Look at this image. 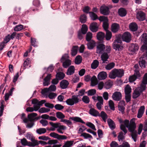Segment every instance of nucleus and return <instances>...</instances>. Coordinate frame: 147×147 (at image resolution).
<instances>
[{"mask_svg": "<svg viewBox=\"0 0 147 147\" xmlns=\"http://www.w3.org/2000/svg\"><path fill=\"white\" fill-rule=\"evenodd\" d=\"M96 90L94 89H90L87 92L88 95V96H92L96 93Z\"/></svg>", "mask_w": 147, "mask_h": 147, "instance_id": "obj_62", "label": "nucleus"}, {"mask_svg": "<svg viewBox=\"0 0 147 147\" xmlns=\"http://www.w3.org/2000/svg\"><path fill=\"white\" fill-rule=\"evenodd\" d=\"M32 142H30V146H35L39 144V141L36 140L34 138L31 140Z\"/></svg>", "mask_w": 147, "mask_h": 147, "instance_id": "obj_50", "label": "nucleus"}, {"mask_svg": "<svg viewBox=\"0 0 147 147\" xmlns=\"http://www.w3.org/2000/svg\"><path fill=\"white\" fill-rule=\"evenodd\" d=\"M69 120L71 119L76 122L80 123L83 124H85V122L80 117H69Z\"/></svg>", "mask_w": 147, "mask_h": 147, "instance_id": "obj_20", "label": "nucleus"}, {"mask_svg": "<svg viewBox=\"0 0 147 147\" xmlns=\"http://www.w3.org/2000/svg\"><path fill=\"white\" fill-rule=\"evenodd\" d=\"M82 100L84 103L87 104L90 102V100L89 97L86 96H83L82 98Z\"/></svg>", "mask_w": 147, "mask_h": 147, "instance_id": "obj_64", "label": "nucleus"}, {"mask_svg": "<svg viewBox=\"0 0 147 147\" xmlns=\"http://www.w3.org/2000/svg\"><path fill=\"white\" fill-rule=\"evenodd\" d=\"M63 63V66L64 68H67L71 64V61L70 60H67L61 62Z\"/></svg>", "mask_w": 147, "mask_h": 147, "instance_id": "obj_36", "label": "nucleus"}, {"mask_svg": "<svg viewBox=\"0 0 147 147\" xmlns=\"http://www.w3.org/2000/svg\"><path fill=\"white\" fill-rule=\"evenodd\" d=\"M4 101L3 100H1V103L0 105V117L1 116L3 115L4 109Z\"/></svg>", "mask_w": 147, "mask_h": 147, "instance_id": "obj_45", "label": "nucleus"}, {"mask_svg": "<svg viewBox=\"0 0 147 147\" xmlns=\"http://www.w3.org/2000/svg\"><path fill=\"white\" fill-rule=\"evenodd\" d=\"M113 44V48L116 51H120L123 48L122 44Z\"/></svg>", "mask_w": 147, "mask_h": 147, "instance_id": "obj_26", "label": "nucleus"}, {"mask_svg": "<svg viewBox=\"0 0 147 147\" xmlns=\"http://www.w3.org/2000/svg\"><path fill=\"white\" fill-rule=\"evenodd\" d=\"M124 74V71L122 69H113L109 74V76L111 78L114 79L116 77L121 78L122 77Z\"/></svg>", "mask_w": 147, "mask_h": 147, "instance_id": "obj_2", "label": "nucleus"}, {"mask_svg": "<svg viewBox=\"0 0 147 147\" xmlns=\"http://www.w3.org/2000/svg\"><path fill=\"white\" fill-rule=\"evenodd\" d=\"M36 132L39 134H43L46 132V129L45 128H40L36 129Z\"/></svg>", "mask_w": 147, "mask_h": 147, "instance_id": "obj_52", "label": "nucleus"}, {"mask_svg": "<svg viewBox=\"0 0 147 147\" xmlns=\"http://www.w3.org/2000/svg\"><path fill=\"white\" fill-rule=\"evenodd\" d=\"M78 48V46H74L72 47L71 51V55L73 56L76 55L77 54V51Z\"/></svg>", "mask_w": 147, "mask_h": 147, "instance_id": "obj_39", "label": "nucleus"}, {"mask_svg": "<svg viewBox=\"0 0 147 147\" xmlns=\"http://www.w3.org/2000/svg\"><path fill=\"white\" fill-rule=\"evenodd\" d=\"M135 119L133 118L130 120V121L127 119H125L123 121L121 119H119V121L121 124L120 126L121 129L124 133V135L127 133V131L126 128L127 127L128 131L131 133V136L134 142L136 141L137 136V131L135 129L136 127V125L135 123Z\"/></svg>", "mask_w": 147, "mask_h": 147, "instance_id": "obj_1", "label": "nucleus"}, {"mask_svg": "<svg viewBox=\"0 0 147 147\" xmlns=\"http://www.w3.org/2000/svg\"><path fill=\"white\" fill-rule=\"evenodd\" d=\"M80 136L83 137L85 139H87L89 138L91 139H92L93 138L91 135L86 133H82Z\"/></svg>", "mask_w": 147, "mask_h": 147, "instance_id": "obj_60", "label": "nucleus"}, {"mask_svg": "<svg viewBox=\"0 0 147 147\" xmlns=\"http://www.w3.org/2000/svg\"><path fill=\"white\" fill-rule=\"evenodd\" d=\"M113 99L116 101H119L121 98V94L120 92H115L112 95Z\"/></svg>", "mask_w": 147, "mask_h": 147, "instance_id": "obj_13", "label": "nucleus"}, {"mask_svg": "<svg viewBox=\"0 0 147 147\" xmlns=\"http://www.w3.org/2000/svg\"><path fill=\"white\" fill-rule=\"evenodd\" d=\"M119 24L116 23H114L113 24L111 25V30L113 32L115 33L118 31L119 28Z\"/></svg>", "mask_w": 147, "mask_h": 147, "instance_id": "obj_23", "label": "nucleus"}, {"mask_svg": "<svg viewBox=\"0 0 147 147\" xmlns=\"http://www.w3.org/2000/svg\"><path fill=\"white\" fill-rule=\"evenodd\" d=\"M124 91L125 94H131V88L130 86L128 85H127L125 88Z\"/></svg>", "mask_w": 147, "mask_h": 147, "instance_id": "obj_38", "label": "nucleus"}, {"mask_svg": "<svg viewBox=\"0 0 147 147\" xmlns=\"http://www.w3.org/2000/svg\"><path fill=\"white\" fill-rule=\"evenodd\" d=\"M109 57V56L108 54L105 53H103L101 56V59L103 61V63H105V61H107Z\"/></svg>", "mask_w": 147, "mask_h": 147, "instance_id": "obj_42", "label": "nucleus"}, {"mask_svg": "<svg viewBox=\"0 0 147 147\" xmlns=\"http://www.w3.org/2000/svg\"><path fill=\"white\" fill-rule=\"evenodd\" d=\"M86 20L87 17L85 15L83 14L81 16L80 18V20L81 23H85L86 22Z\"/></svg>", "mask_w": 147, "mask_h": 147, "instance_id": "obj_59", "label": "nucleus"}, {"mask_svg": "<svg viewBox=\"0 0 147 147\" xmlns=\"http://www.w3.org/2000/svg\"><path fill=\"white\" fill-rule=\"evenodd\" d=\"M113 85L112 81L109 80L106 82L104 84V87L106 89H109Z\"/></svg>", "mask_w": 147, "mask_h": 147, "instance_id": "obj_33", "label": "nucleus"}, {"mask_svg": "<svg viewBox=\"0 0 147 147\" xmlns=\"http://www.w3.org/2000/svg\"><path fill=\"white\" fill-rule=\"evenodd\" d=\"M146 90L144 88H142L141 86L137 88L134 90L133 94L132 97L135 99L138 97L142 94V92Z\"/></svg>", "mask_w": 147, "mask_h": 147, "instance_id": "obj_5", "label": "nucleus"}, {"mask_svg": "<svg viewBox=\"0 0 147 147\" xmlns=\"http://www.w3.org/2000/svg\"><path fill=\"white\" fill-rule=\"evenodd\" d=\"M105 37L104 33L102 32H98L97 35V37L98 39L99 40H103Z\"/></svg>", "mask_w": 147, "mask_h": 147, "instance_id": "obj_37", "label": "nucleus"}, {"mask_svg": "<svg viewBox=\"0 0 147 147\" xmlns=\"http://www.w3.org/2000/svg\"><path fill=\"white\" fill-rule=\"evenodd\" d=\"M73 142V141H67L65 142L62 147H71L72 146Z\"/></svg>", "mask_w": 147, "mask_h": 147, "instance_id": "obj_47", "label": "nucleus"}, {"mask_svg": "<svg viewBox=\"0 0 147 147\" xmlns=\"http://www.w3.org/2000/svg\"><path fill=\"white\" fill-rule=\"evenodd\" d=\"M139 64L140 67L142 68H144L147 65L146 61L142 59L139 62Z\"/></svg>", "mask_w": 147, "mask_h": 147, "instance_id": "obj_57", "label": "nucleus"}, {"mask_svg": "<svg viewBox=\"0 0 147 147\" xmlns=\"http://www.w3.org/2000/svg\"><path fill=\"white\" fill-rule=\"evenodd\" d=\"M137 18L140 20L143 21L145 19V13L142 11H140L137 14Z\"/></svg>", "mask_w": 147, "mask_h": 147, "instance_id": "obj_24", "label": "nucleus"}, {"mask_svg": "<svg viewBox=\"0 0 147 147\" xmlns=\"http://www.w3.org/2000/svg\"><path fill=\"white\" fill-rule=\"evenodd\" d=\"M56 117L58 118L61 119V120L63 119L65 117V115L63 113L60 112H57L56 113Z\"/></svg>", "mask_w": 147, "mask_h": 147, "instance_id": "obj_53", "label": "nucleus"}, {"mask_svg": "<svg viewBox=\"0 0 147 147\" xmlns=\"http://www.w3.org/2000/svg\"><path fill=\"white\" fill-rule=\"evenodd\" d=\"M20 141L22 145L24 146H30V142H28L26 138H24L21 139Z\"/></svg>", "mask_w": 147, "mask_h": 147, "instance_id": "obj_34", "label": "nucleus"}, {"mask_svg": "<svg viewBox=\"0 0 147 147\" xmlns=\"http://www.w3.org/2000/svg\"><path fill=\"white\" fill-rule=\"evenodd\" d=\"M65 75L63 72H59L57 73L56 75V78L59 80L63 79L65 77Z\"/></svg>", "mask_w": 147, "mask_h": 147, "instance_id": "obj_46", "label": "nucleus"}, {"mask_svg": "<svg viewBox=\"0 0 147 147\" xmlns=\"http://www.w3.org/2000/svg\"><path fill=\"white\" fill-rule=\"evenodd\" d=\"M24 28V26L21 24H20L15 26L14 28V31L16 32L20 31Z\"/></svg>", "mask_w": 147, "mask_h": 147, "instance_id": "obj_44", "label": "nucleus"}, {"mask_svg": "<svg viewBox=\"0 0 147 147\" xmlns=\"http://www.w3.org/2000/svg\"><path fill=\"white\" fill-rule=\"evenodd\" d=\"M100 11L101 14L104 15H108L110 12L109 8L105 5L100 7Z\"/></svg>", "mask_w": 147, "mask_h": 147, "instance_id": "obj_9", "label": "nucleus"}, {"mask_svg": "<svg viewBox=\"0 0 147 147\" xmlns=\"http://www.w3.org/2000/svg\"><path fill=\"white\" fill-rule=\"evenodd\" d=\"M90 17L91 19L93 20H95L98 19V17L97 15L94 12L90 11L89 12Z\"/></svg>", "mask_w": 147, "mask_h": 147, "instance_id": "obj_41", "label": "nucleus"}, {"mask_svg": "<svg viewBox=\"0 0 147 147\" xmlns=\"http://www.w3.org/2000/svg\"><path fill=\"white\" fill-rule=\"evenodd\" d=\"M101 117L103 120L105 122H106V120L107 119L108 116L106 113L104 111H102L100 113V116Z\"/></svg>", "mask_w": 147, "mask_h": 147, "instance_id": "obj_40", "label": "nucleus"}, {"mask_svg": "<svg viewBox=\"0 0 147 147\" xmlns=\"http://www.w3.org/2000/svg\"><path fill=\"white\" fill-rule=\"evenodd\" d=\"M87 44L88 48L90 49H92L96 45V42L92 40Z\"/></svg>", "mask_w": 147, "mask_h": 147, "instance_id": "obj_30", "label": "nucleus"}, {"mask_svg": "<svg viewBox=\"0 0 147 147\" xmlns=\"http://www.w3.org/2000/svg\"><path fill=\"white\" fill-rule=\"evenodd\" d=\"M105 46L103 44H98L96 47V53L98 54H102L105 51Z\"/></svg>", "mask_w": 147, "mask_h": 147, "instance_id": "obj_11", "label": "nucleus"}, {"mask_svg": "<svg viewBox=\"0 0 147 147\" xmlns=\"http://www.w3.org/2000/svg\"><path fill=\"white\" fill-rule=\"evenodd\" d=\"M145 111V106L144 105L141 106L138 110L137 117L141 118L143 115Z\"/></svg>", "mask_w": 147, "mask_h": 147, "instance_id": "obj_18", "label": "nucleus"}, {"mask_svg": "<svg viewBox=\"0 0 147 147\" xmlns=\"http://www.w3.org/2000/svg\"><path fill=\"white\" fill-rule=\"evenodd\" d=\"M56 90V87L54 85H51L49 88H45L42 90V94L43 95L45 94L46 93L48 92L55 91Z\"/></svg>", "mask_w": 147, "mask_h": 147, "instance_id": "obj_10", "label": "nucleus"}, {"mask_svg": "<svg viewBox=\"0 0 147 147\" xmlns=\"http://www.w3.org/2000/svg\"><path fill=\"white\" fill-rule=\"evenodd\" d=\"M147 84V73L145 74L144 75L142 82L140 85V86L142 88H144V89H146V85Z\"/></svg>", "mask_w": 147, "mask_h": 147, "instance_id": "obj_16", "label": "nucleus"}, {"mask_svg": "<svg viewBox=\"0 0 147 147\" xmlns=\"http://www.w3.org/2000/svg\"><path fill=\"white\" fill-rule=\"evenodd\" d=\"M85 90L84 89H82L80 90L78 92V95H75V96H77V97L78 98L79 96H82L84 95L85 94Z\"/></svg>", "mask_w": 147, "mask_h": 147, "instance_id": "obj_63", "label": "nucleus"}, {"mask_svg": "<svg viewBox=\"0 0 147 147\" xmlns=\"http://www.w3.org/2000/svg\"><path fill=\"white\" fill-rule=\"evenodd\" d=\"M61 121L66 124L69 127H71L72 125V123L71 121L66 119H62Z\"/></svg>", "mask_w": 147, "mask_h": 147, "instance_id": "obj_43", "label": "nucleus"}, {"mask_svg": "<svg viewBox=\"0 0 147 147\" xmlns=\"http://www.w3.org/2000/svg\"><path fill=\"white\" fill-rule=\"evenodd\" d=\"M50 136L59 140H66L67 137L65 135H60L55 132L51 133L49 134Z\"/></svg>", "mask_w": 147, "mask_h": 147, "instance_id": "obj_7", "label": "nucleus"}, {"mask_svg": "<svg viewBox=\"0 0 147 147\" xmlns=\"http://www.w3.org/2000/svg\"><path fill=\"white\" fill-rule=\"evenodd\" d=\"M92 37V33L88 32L86 35V40L87 41H90L91 40Z\"/></svg>", "mask_w": 147, "mask_h": 147, "instance_id": "obj_56", "label": "nucleus"}, {"mask_svg": "<svg viewBox=\"0 0 147 147\" xmlns=\"http://www.w3.org/2000/svg\"><path fill=\"white\" fill-rule=\"evenodd\" d=\"M75 68L73 66H70L68 69L66 74L68 75H71L73 74L75 72Z\"/></svg>", "mask_w": 147, "mask_h": 147, "instance_id": "obj_28", "label": "nucleus"}, {"mask_svg": "<svg viewBox=\"0 0 147 147\" xmlns=\"http://www.w3.org/2000/svg\"><path fill=\"white\" fill-rule=\"evenodd\" d=\"M119 15L121 17L125 16L127 14L126 10L123 8H121L119 9Z\"/></svg>", "mask_w": 147, "mask_h": 147, "instance_id": "obj_35", "label": "nucleus"}, {"mask_svg": "<svg viewBox=\"0 0 147 147\" xmlns=\"http://www.w3.org/2000/svg\"><path fill=\"white\" fill-rule=\"evenodd\" d=\"M99 64V61L97 60H94L93 62L92 63L91 67L92 69H95L98 66Z\"/></svg>", "mask_w": 147, "mask_h": 147, "instance_id": "obj_32", "label": "nucleus"}, {"mask_svg": "<svg viewBox=\"0 0 147 147\" xmlns=\"http://www.w3.org/2000/svg\"><path fill=\"white\" fill-rule=\"evenodd\" d=\"M141 42L144 44L147 45V34L143 33L140 38Z\"/></svg>", "mask_w": 147, "mask_h": 147, "instance_id": "obj_25", "label": "nucleus"}, {"mask_svg": "<svg viewBox=\"0 0 147 147\" xmlns=\"http://www.w3.org/2000/svg\"><path fill=\"white\" fill-rule=\"evenodd\" d=\"M90 30L93 32H96L98 30V26L97 23L93 22L92 23L90 27Z\"/></svg>", "mask_w": 147, "mask_h": 147, "instance_id": "obj_15", "label": "nucleus"}, {"mask_svg": "<svg viewBox=\"0 0 147 147\" xmlns=\"http://www.w3.org/2000/svg\"><path fill=\"white\" fill-rule=\"evenodd\" d=\"M130 30L133 32L135 31L138 29V26L136 23L132 22L131 23L129 26Z\"/></svg>", "mask_w": 147, "mask_h": 147, "instance_id": "obj_27", "label": "nucleus"}, {"mask_svg": "<svg viewBox=\"0 0 147 147\" xmlns=\"http://www.w3.org/2000/svg\"><path fill=\"white\" fill-rule=\"evenodd\" d=\"M118 140L119 141H122L125 138V136L122 131H121L119 134L118 136Z\"/></svg>", "mask_w": 147, "mask_h": 147, "instance_id": "obj_58", "label": "nucleus"}, {"mask_svg": "<svg viewBox=\"0 0 147 147\" xmlns=\"http://www.w3.org/2000/svg\"><path fill=\"white\" fill-rule=\"evenodd\" d=\"M50 109L45 107H42L40 108L38 110L39 113H46L50 111Z\"/></svg>", "mask_w": 147, "mask_h": 147, "instance_id": "obj_54", "label": "nucleus"}, {"mask_svg": "<svg viewBox=\"0 0 147 147\" xmlns=\"http://www.w3.org/2000/svg\"><path fill=\"white\" fill-rule=\"evenodd\" d=\"M138 48L139 47L137 44H132L129 47V50L130 51L135 52L138 50Z\"/></svg>", "mask_w": 147, "mask_h": 147, "instance_id": "obj_17", "label": "nucleus"}, {"mask_svg": "<svg viewBox=\"0 0 147 147\" xmlns=\"http://www.w3.org/2000/svg\"><path fill=\"white\" fill-rule=\"evenodd\" d=\"M106 32V39L107 40H109L111 39L112 36L111 32L109 30H107Z\"/></svg>", "mask_w": 147, "mask_h": 147, "instance_id": "obj_55", "label": "nucleus"}, {"mask_svg": "<svg viewBox=\"0 0 147 147\" xmlns=\"http://www.w3.org/2000/svg\"><path fill=\"white\" fill-rule=\"evenodd\" d=\"M89 113L91 115L95 117L100 116L98 112L93 108H91L90 109Z\"/></svg>", "mask_w": 147, "mask_h": 147, "instance_id": "obj_29", "label": "nucleus"}, {"mask_svg": "<svg viewBox=\"0 0 147 147\" xmlns=\"http://www.w3.org/2000/svg\"><path fill=\"white\" fill-rule=\"evenodd\" d=\"M69 84V82L66 80H62L60 84V86L62 89H65L67 88Z\"/></svg>", "mask_w": 147, "mask_h": 147, "instance_id": "obj_21", "label": "nucleus"}, {"mask_svg": "<svg viewBox=\"0 0 147 147\" xmlns=\"http://www.w3.org/2000/svg\"><path fill=\"white\" fill-rule=\"evenodd\" d=\"M49 124L54 128H57V131L59 133L63 134V130L66 129V127L63 125H60V123H54L52 122H50Z\"/></svg>", "mask_w": 147, "mask_h": 147, "instance_id": "obj_3", "label": "nucleus"}, {"mask_svg": "<svg viewBox=\"0 0 147 147\" xmlns=\"http://www.w3.org/2000/svg\"><path fill=\"white\" fill-rule=\"evenodd\" d=\"M86 125L88 126L91 128L94 131L96 130L95 125L92 123L90 122H87L86 124Z\"/></svg>", "mask_w": 147, "mask_h": 147, "instance_id": "obj_61", "label": "nucleus"}, {"mask_svg": "<svg viewBox=\"0 0 147 147\" xmlns=\"http://www.w3.org/2000/svg\"><path fill=\"white\" fill-rule=\"evenodd\" d=\"M52 77L51 74H49L44 79L43 84L45 86H48L50 84V80Z\"/></svg>", "mask_w": 147, "mask_h": 147, "instance_id": "obj_14", "label": "nucleus"}, {"mask_svg": "<svg viewBox=\"0 0 147 147\" xmlns=\"http://www.w3.org/2000/svg\"><path fill=\"white\" fill-rule=\"evenodd\" d=\"M107 122L109 128L111 130H113L116 127L114 121L111 119H107Z\"/></svg>", "mask_w": 147, "mask_h": 147, "instance_id": "obj_22", "label": "nucleus"}, {"mask_svg": "<svg viewBox=\"0 0 147 147\" xmlns=\"http://www.w3.org/2000/svg\"><path fill=\"white\" fill-rule=\"evenodd\" d=\"M82 61V57L81 56L78 55L77 56L75 59V62L77 64H80Z\"/></svg>", "mask_w": 147, "mask_h": 147, "instance_id": "obj_48", "label": "nucleus"}, {"mask_svg": "<svg viewBox=\"0 0 147 147\" xmlns=\"http://www.w3.org/2000/svg\"><path fill=\"white\" fill-rule=\"evenodd\" d=\"M98 20L100 21L103 22L102 26L104 30L106 31L108 30V29L109 27V24L107 18L104 16H100Z\"/></svg>", "mask_w": 147, "mask_h": 147, "instance_id": "obj_6", "label": "nucleus"}, {"mask_svg": "<svg viewBox=\"0 0 147 147\" xmlns=\"http://www.w3.org/2000/svg\"><path fill=\"white\" fill-rule=\"evenodd\" d=\"M98 78L99 80L105 79L107 77V73L105 71H101L98 75Z\"/></svg>", "mask_w": 147, "mask_h": 147, "instance_id": "obj_19", "label": "nucleus"}, {"mask_svg": "<svg viewBox=\"0 0 147 147\" xmlns=\"http://www.w3.org/2000/svg\"><path fill=\"white\" fill-rule=\"evenodd\" d=\"M131 36L130 33L128 32H125L122 36L123 40L127 42H129L131 40Z\"/></svg>", "mask_w": 147, "mask_h": 147, "instance_id": "obj_8", "label": "nucleus"}, {"mask_svg": "<svg viewBox=\"0 0 147 147\" xmlns=\"http://www.w3.org/2000/svg\"><path fill=\"white\" fill-rule=\"evenodd\" d=\"M79 100L80 99L77 97V96L74 95L72 96L71 98L67 99L65 102L68 105L72 106L78 103Z\"/></svg>", "mask_w": 147, "mask_h": 147, "instance_id": "obj_4", "label": "nucleus"}, {"mask_svg": "<svg viewBox=\"0 0 147 147\" xmlns=\"http://www.w3.org/2000/svg\"><path fill=\"white\" fill-rule=\"evenodd\" d=\"M91 85L94 86H96L98 83L96 77L94 76H93L91 78Z\"/></svg>", "mask_w": 147, "mask_h": 147, "instance_id": "obj_31", "label": "nucleus"}, {"mask_svg": "<svg viewBox=\"0 0 147 147\" xmlns=\"http://www.w3.org/2000/svg\"><path fill=\"white\" fill-rule=\"evenodd\" d=\"M88 29L87 26L85 24H83L82 26L81 31L83 34H85L87 32Z\"/></svg>", "mask_w": 147, "mask_h": 147, "instance_id": "obj_51", "label": "nucleus"}, {"mask_svg": "<svg viewBox=\"0 0 147 147\" xmlns=\"http://www.w3.org/2000/svg\"><path fill=\"white\" fill-rule=\"evenodd\" d=\"M115 66V63L112 62L108 64L105 67V68L108 70H110L113 68Z\"/></svg>", "mask_w": 147, "mask_h": 147, "instance_id": "obj_49", "label": "nucleus"}, {"mask_svg": "<svg viewBox=\"0 0 147 147\" xmlns=\"http://www.w3.org/2000/svg\"><path fill=\"white\" fill-rule=\"evenodd\" d=\"M37 114L36 113H32L28 115V118L30 121H34L38 119V117H36Z\"/></svg>", "mask_w": 147, "mask_h": 147, "instance_id": "obj_12", "label": "nucleus"}]
</instances>
